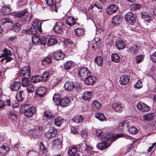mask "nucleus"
I'll use <instances>...</instances> for the list:
<instances>
[{"label": "nucleus", "mask_w": 156, "mask_h": 156, "mask_svg": "<svg viewBox=\"0 0 156 156\" xmlns=\"http://www.w3.org/2000/svg\"><path fill=\"white\" fill-rule=\"evenodd\" d=\"M119 137H99L101 141L97 145V147L100 150H102L107 149L113 142L116 140Z\"/></svg>", "instance_id": "nucleus-1"}, {"label": "nucleus", "mask_w": 156, "mask_h": 156, "mask_svg": "<svg viewBox=\"0 0 156 156\" xmlns=\"http://www.w3.org/2000/svg\"><path fill=\"white\" fill-rule=\"evenodd\" d=\"M32 27L28 30H23L22 32L23 33L28 34H36L37 31L39 32H42L41 26L42 23L37 21H34L32 23Z\"/></svg>", "instance_id": "nucleus-2"}, {"label": "nucleus", "mask_w": 156, "mask_h": 156, "mask_svg": "<svg viewBox=\"0 0 156 156\" xmlns=\"http://www.w3.org/2000/svg\"><path fill=\"white\" fill-rule=\"evenodd\" d=\"M64 27V23L62 21H60L56 23L54 27V31L56 33H61L62 32Z\"/></svg>", "instance_id": "nucleus-3"}, {"label": "nucleus", "mask_w": 156, "mask_h": 156, "mask_svg": "<svg viewBox=\"0 0 156 156\" xmlns=\"http://www.w3.org/2000/svg\"><path fill=\"white\" fill-rule=\"evenodd\" d=\"M125 19L129 24L133 25L135 23V19L133 14L131 12L127 13L125 15Z\"/></svg>", "instance_id": "nucleus-4"}, {"label": "nucleus", "mask_w": 156, "mask_h": 156, "mask_svg": "<svg viewBox=\"0 0 156 156\" xmlns=\"http://www.w3.org/2000/svg\"><path fill=\"white\" fill-rule=\"evenodd\" d=\"M124 105L120 102L114 103L112 106V108L115 111L118 112H121L124 109Z\"/></svg>", "instance_id": "nucleus-5"}, {"label": "nucleus", "mask_w": 156, "mask_h": 156, "mask_svg": "<svg viewBox=\"0 0 156 156\" xmlns=\"http://www.w3.org/2000/svg\"><path fill=\"white\" fill-rule=\"evenodd\" d=\"M24 115L28 117H31L35 114L36 110L34 107H30L27 109L25 108Z\"/></svg>", "instance_id": "nucleus-6"}, {"label": "nucleus", "mask_w": 156, "mask_h": 156, "mask_svg": "<svg viewBox=\"0 0 156 156\" xmlns=\"http://www.w3.org/2000/svg\"><path fill=\"white\" fill-rule=\"evenodd\" d=\"M96 80L95 76L92 75L87 76L85 79L84 83L87 85H93Z\"/></svg>", "instance_id": "nucleus-7"}, {"label": "nucleus", "mask_w": 156, "mask_h": 156, "mask_svg": "<svg viewBox=\"0 0 156 156\" xmlns=\"http://www.w3.org/2000/svg\"><path fill=\"white\" fill-rule=\"evenodd\" d=\"M11 52L10 50H8L5 48L3 50V52L1 56V57H5L6 58V61H10L12 59V58L11 57Z\"/></svg>", "instance_id": "nucleus-8"}, {"label": "nucleus", "mask_w": 156, "mask_h": 156, "mask_svg": "<svg viewBox=\"0 0 156 156\" xmlns=\"http://www.w3.org/2000/svg\"><path fill=\"white\" fill-rule=\"evenodd\" d=\"M118 7L116 5L113 4L110 5L106 9L107 12L109 15L115 13L118 10Z\"/></svg>", "instance_id": "nucleus-9"}, {"label": "nucleus", "mask_w": 156, "mask_h": 156, "mask_svg": "<svg viewBox=\"0 0 156 156\" xmlns=\"http://www.w3.org/2000/svg\"><path fill=\"white\" fill-rule=\"evenodd\" d=\"M21 73L24 77H30V69L28 66H25L21 69Z\"/></svg>", "instance_id": "nucleus-10"}, {"label": "nucleus", "mask_w": 156, "mask_h": 156, "mask_svg": "<svg viewBox=\"0 0 156 156\" xmlns=\"http://www.w3.org/2000/svg\"><path fill=\"white\" fill-rule=\"evenodd\" d=\"M46 91V90L45 87H39L36 91V96L40 98L44 97Z\"/></svg>", "instance_id": "nucleus-11"}, {"label": "nucleus", "mask_w": 156, "mask_h": 156, "mask_svg": "<svg viewBox=\"0 0 156 156\" xmlns=\"http://www.w3.org/2000/svg\"><path fill=\"white\" fill-rule=\"evenodd\" d=\"M137 107L141 112H147L150 110V107L143 103H139L137 105Z\"/></svg>", "instance_id": "nucleus-12"}, {"label": "nucleus", "mask_w": 156, "mask_h": 156, "mask_svg": "<svg viewBox=\"0 0 156 156\" xmlns=\"http://www.w3.org/2000/svg\"><path fill=\"white\" fill-rule=\"evenodd\" d=\"M122 17L120 15H116L114 16L112 18V23L113 25L116 26L117 25L119 24L122 22Z\"/></svg>", "instance_id": "nucleus-13"}, {"label": "nucleus", "mask_w": 156, "mask_h": 156, "mask_svg": "<svg viewBox=\"0 0 156 156\" xmlns=\"http://www.w3.org/2000/svg\"><path fill=\"white\" fill-rule=\"evenodd\" d=\"M130 77L127 75L122 76L120 79L119 82L121 85H125L129 83L130 80Z\"/></svg>", "instance_id": "nucleus-14"}, {"label": "nucleus", "mask_w": 156, "mask_h": 156, "mask_svg": "<svg viewBox=\"0 0 156 156\" xmlns=\"http://www.w3.org/2000/svg\"><path fill=\"white\" fill-rule=\"evenodd\" d=\"M64 57L63 53L60 51H57L53 54V58L56 60H58L63 58Z\"/></svg>", "instance_id": "nucleus-15"}, {"label": "nucleus", "mask_w": 156, "mask_h": 156, "mask_svg": "<svg viewBox=\"0 0 156 156\" xmlns=\"http://www.w3.org/2000/svg\"><path fill=\"white\" fill-rule=\"evenodd\" d=\"M89 73V70L86 68H81L78 72V75L82 79L86 76Z\"/></svg>", "instance_id": "nucleus-16"}, {"label": "nucleus", "mask_w": 156, "mask_h": 156, "mask_svg": "<svg viewBox=\"0 0 156 156\" xmlns=\"http://www.w3.org/2000/svg\"><path fill=\"white\" fill-rule=\"evenodd\" d=\"M47 136H55L57 133V131L53 127H51L46 133Z\"/></svg>", "instance_id": "nucleus-17"}, {"label": "nucleus", "mask_w": 156, "mask_h": 156, "mask_svg": "<svg viewBox=\"0 0 156 156\" xmlns=\"http://www.w3.org/2000/svg\"><path fill=\"white\" fill-rule=\"evenodd\" d=\"M71 103L70 99L68 97H64L61 101L60 105L62 107L66 106Z\"/></svg>", "instance_id": "nucleus-18"}, {"label": "nucleus", "mask_w": 156, "mask_h": 156, "mask_svg": "<svg viewBox=\"0 0 156 156\" xmlns=\"http://www.w3.org/2000/svg\"><path fill=\"white\" fill-rule=\"evenodd\" d=\"M115 45L118 50L122 49L126 47L125 43L122 41L120 40H118L115 42Z\"/></svg>", "instance_id": "nucleus-19"}, {"label": "nucleus", "mask_w": 156, "mask_h": 156, "mask_svg": "<svg viewBox=\"0 0 156 156\" xmlns=\"http://www.w3.org/2000/svg\"><path fill=\"white\" fill-rule=\"evenodd\" d=\"M21 86V83L19 81H15L10 86L11 89L13 91L18 90Z\"/></svg>", "instance_id": "nucleus-20"}, {"label": "nucleus", "mask_w": 156, "mask_h": 156, "mask_svg": "<svg viewBox=\"0 0 156 156\" xmlns=\"http://www.w3.org/2000/svg\"><path fill=\"white\" fill-rule=\"evenodd\" d=\"M129 122L127 120H123L121 122L119 126V128L121 130H123L124 129V127H128L129 126Z\"/></svg>", "instance_id": "nucleus-21"}, {"label": "nucleus", "mask_w": 156, "mask_h": 156, "mask_svg": "<svg viewBox=\"0 0 156 156\" xmlns=\"http://www.w3.org/2000/svg\"><path fill=\"white\" fill-rule=\"evenodd\" d=\"M66 23L67 25L72 26L76 23V20L72 16H68L66 18Z\"/></svg>", "instance_id": "nucleus-22"}, {"label": "nucleus", "mask_w": 156, "mask_h": 156, "mask_svg": "<svg viewBox=\"0 0 156 156\" xmlns=\"http://www.w3.org/2000/svg\"><path fill=\"white\" fill-rule=\"evenodd\" d=\"M84 119V117L83 115H79L76 116L72 120L73 122L79 123L82 122Z\"/></svg>", "instance_id": "nucleus-23"}, {"label": "nucleus", "mask_w": 156, "mask_h": 156, "mask_svg": "<svg viewBox=\"0 0 156 156\" xmlns=\"http://www.w3.org/2000/svg\"><path fill=\"white\" fill-rule=\"evenodd\" d=\"M74 65V63L73 62L70 61H68L64 63V68L65 69L69 70L73 68Z\"/></svg>", "instance_id": "nucleus-24"}, {"label": "nucleus", "mask_w": 156, "mask_h": 156, "mask_svg": "<svg viewBox=\"0 0 156 156\" xmlns=\"http://www.w3.org/2000/svg\"><path fill=\"white\" fill-rule=\"evenodd\" d=\"M154 115V113H151L143 115L142 117L143 119L144 120L150 121L153 119Z\"/></svg>", "instance_id": "nucleus-25"}, {"label": "nucleus", "mask_w": 156, "mask_h": 156, "mask_svg": "<svg viewBox=\"0 0 156 156\" xmlns=\"http://www.w3.org/2000/svg\"><path fill=\"white\" fill-rule=\"evenodd\" d=\"M92 91H86L83 94V99L85 100H88L92 97Z\"/></svg>", "instance_id": "nucleus-26"}, {"label": "nucleus", "mask_w": 156, "mask_h": 156, "mask_svg": "<svg viewBox=\"0 0 156 156\" xmlns=\"http://www.w3.org/2000/svg\"><path fill=\"white\" fill-rule=\"evenodd\" d=\"M24 98V95L23 91L20 90L16 94V98L19 102H21L23 101Z\"/></svg>", "instance_id": "nucleus-27"}, {"label": "nucleus", "mask_w": 156, "mask_h": 156, "mask_svg": "<svg viewBox=\"0 0 156 156\" xmlns=\"http://www.w3.org/2000/svg\"><path fill=\"white\" fill-rule=\"evenodd\" d=\"M9 147L4 145H2L0 147V153L2 155H5L9 151Z\"/></svg>", "instance_id": "nucleus-28"}, {"label": "nucleus", "mask_w": 156, "mask_h": 156, "mask_svg": "<svg viewBox=\"0 0 156 156\" xmlns=\"http://www.w3.org/2000/svg\"><path fill=\"white\" fill-rule=\"evenodd\" d=\"M51 57L48 56L43 59L41 61V63L43 65H47L51 63Z\"/></svg>", "instance_id": "nucleus-29"}, {"label": "nucleus", "mask_w": 156, "mask_h": 156, "mask_svg": "<svg viewBox=\"0 0 156 156\" xmlns=\"http://www.w3.org/2000/svg\"><path fill=\"white\" fill-rule=\"evenodd\" d=\"M95 116L96 118L101 121H104L106 119V117L104 114L101 112L96 113L95 114Z\"/></svg>", "instance_id": "nucleus-30"}, {"label": "nucleus", "mask_w": 156, "mask_h": 156, "mask_svg": "<svg viewBox=\"0 0 156 156\" xmlns=\"http://www.w3.org/2000/svg\"><path fill=\"white\" fill-rule=\"evenodd\" d=\"M33 34L32 37V41L33 44L35 45H37L39 42L40 37L38 36Z\"/></svg>", "instance_id": "nucleus-31"}, {"label": "nucleus", "mask_w": 156, "mask_h": 156, "mask_svg": "<svg viewBox=\"0 0 156 156\" xmlns=\"http://www.w3.org/2000/svg\"><path fill=\"white\" fill-rule=\"evenodd\" d=\"M63 122V119L61 117H58L55 119V124L57 126H60L61 124Z\"/></svg>", "instance_id": "nucleus-32"}, {"label": "nucleus", "mask_w": 156, "mask_h": 156, "mask_svg": "<svg viewBox=\"0 0 156 156\" xmlns=\"http://www.w3.org/2000/svg\"><path fill=\"white\" fill-rule=\"evenodd\" d=\"M95 62L98 65L101 66L103 63V58L100 56H97L95 59Z\"/></svg>", "instance_id": "nucleus-33"}, {"label": "nucleus", "mask_w": 156, "mask_h": 156, "mask_svg": "<svg viewBox=\"0 0 156 156\" xmlns=\"http://www.w3.org/2000/svg\"><path fill=\"white\" fill-rule=\"evenodd\" d=\"M65 89L67 90L73 89L74 87V84L72 82H68L66 83L64 85Z\"/></svg>", "instance_id": "nucleus-34"}, {"label": "nucleus", "mask_w": 156, "mask_h": 156, "mask_svg": "<svg viewBox=\"0 0 156 156\" xmlns=\"http://www.w3.org/2000/svg\"><path fill=\"white\" fill-rule=\"evenodd\" d=\"M29 77H24V78L23 79L22 81V85L23 87H27L30 84L28 79Z\"/></svg>", "instance_id": "nucleus-35"}, {"label": "nucleus", "mask_w": 156, "mask_h": 156, "mask_svg": "<svg viewBox=\"0 0 156 156\" xmlns=\"http://www.w3.org/2000/svg\"><path fill=\"white\" fill-rule=\"evenodd\" d=\"M53 100L57 105H60L61 102L60 96L58 94H55L53 97Z\"/></svg>", "instance_id": "nucleus-36"}, {"label": "nucleus", "mask_w": 156, "mask_h": 156, "mask_svg": "<svg viewBox=\"0 0 156 156\" xmlns=\"http://www.w3.org/2000/svg\"><path fill=\"white\" fill-rule=\"evenodd\" d=\"M3 13L5 15H9L11 13V10L9 7L4 6L2 8Z\"/></svg>", "instance_id": "nucleus-37"}, {"label": "nucleus", "mask_w": 156, "mask_h": 156, "mask_svg": "<svg viewBox=\"0 0 156 156\" xmlns=\"http://www.w3.org/2000/svg\"><path fill=\"white\" fill-rule=\"evenodd\" d=\"M58 42V41L54 38L49 39L47 41V45L48 46H51L54 44H56Z\"/></svg>", "instance_id": "nucleus-38"}, {"label": "nucleus", "mask_w": 156, "mask_h": 156, "mask_svg": "<svg viewBox=\"0 0 156 156\" xmlns=\"http://www.w3.org/2000/svg\"><path fill=\"white\" fill-rule=\"evenodd\" d=\"M142 18L147 22H148L151 19V17L146 12H144L141 14Z\"/></svg>", "instance_id": "nucleus-39"}, {"label": "nucleus", "mask_w": 156, "mask_h": 156, "mask_svg": "<svg viewBox=\"0 0 156 156\" xmlns=\"http://www.w3.org/2000/svg\"><path fill=\"white\" fill-rule=\"evenodd\" d=\"M28 14L29 13L27 11L25 10L23 11L17 13L16 14V16L17 17L21 18L24 16H27L28 15Z\"/></svg>", "instance_id": "nucleus-40"}, {"label": "nucleus", "mask_w": 156, "mask_h": 156, "mask_svg": "<svg viewBox=\"0 0 156 156\" xmlns=\"http://www.w3.org/2000/svg\"><path fill=\"white\" fill-rule=\"evenodd\" d=\"M75 35L78 36H80L84 34L83 30L81 28H78L75 30Z\"/></svg>", "instance_id": "nucleus-41"}, {"label": "nucleus", "mask_w": 156, "mask_h": 156, "mask_svg": "<svg viewBox=\"0 0 156 156\" xmlns=\"http://www.w3.org/2000/svg\"><path fill=\"white\" fill-rule=\"evenodd\" d=\"M101 103L96 100H94L92 104V107L94 109H97L101 106Z\"/></svg>", "instance_id": "nucleus-42"}, {"label": "nucleus", "mask_w": 156, "mask_h": 156, "mask_svg": "<svg viewBox=\"0 0 156 156\" xmlns=\"http://www.w3.org/2000/svg\"><path fill=\"white\" fill-rule=\"evenodd\" d=\"M31 81L34 83H37L41 81V78L39 75H36L32 76Z\"/></svg>", "instance_id": "nucleus-43"}, {"label": "nucleus", "mask_w": 156, "mask_h": 156, "mask_svg": "<svg viewBox=\"0 0 156 156\" xmlns=\"http://www.w3.org/2000/svg\"><path fill=\"white\" fill-rule=\"evenodd\" d=\"M141 5L139 4L134 3L130 6V9L133 11H135L139 9L141 7Z\"/></svg>", "instance_id": "nucleus-44"}, {"label": "nucleus", "mask_w": 156, "mask_h": 156, "mask_svg": "<svg viewBox=\"0 0 156 156\" xmlns=\"http://www.w3.org/2000/svg\"><path fill=\"white\" fill-rule=\"evenodd\" d=\"M112 60L115 62H118L120 61V58L118 54L115 53L112 55Z\"/></svg>", "instance_id": "nucleus-45"}, {"label": "nucleus", "mask_w": 156, "mask_h": 156, "mask_svg": "<svg viewBox=\"0 0 156 156\" xmlns=\"http://www.w3.org/2000/svg\"><path fill=\"white\" fill-rule=\"evenodd\" d=\"M137 50V46L136 45H133L129 49V52L132 54H135Z\"/></svg>", "instance_id": "nucleus-46"}, {"label": "nucleus", "mask_w": 156, "mask_h": 156, "mask_svg": "<svg viewBox=\"0 0 156 156\" xmlns=\"http://www.w3.org/2000/svg\"><path fill=\"white\" fill-rule=\"evenodd\" d=\"M128 130L129 133L133 134H135L138 132L137 128L133 126L129 128Z\"/></svg>", "instance_id": "nucleus-47"}, {"label": "nucleus", "mask_w": 156, "mask_h": 156, "mask_svg": "<svg viewBox=\"0 0 156 156\" xmlns=\"http://www.w3.org/2000/svg\"><path fill=\"white\" fill-rule=\"evenodd\" d=\"M77 149L75 147H73L71 148V149H69L68 151V153L70 155H75L76 154V153L77 151Z\"/></svg>", "instance_id": "nucleus-48"}, {"label": "nucleus", "mask_w": 156, "mask_h": 156, "mask_svg": "<svg viewBox=\"0 0 156 156\" xmlns=\"http://www.w3.org/2000/svg\"><path fill=\"white\" fill-rule=\"evenodd\" d=\"M27 87V89L28 93H32L34 91L35 87L30 83Z\"/></svg>", "instance_id": "nucleus-49"}, {"label": "nucleus", "mask_w": 156, "mask_h": 156, "mask_svg": "<svg viewBox=\"0 0 156 156\" xmlns=\"http://www.w3.org/2000/svg\"><path fill=\"white\" fill-rule=\"evenodd\" d=\"M9 116L10 119L13 120H15L16 119V115L13 111H11L9 112Z\"/></svg>", "instance_id": "nucleus-50"}, {"label": "nucleus", "mask_w": 156, "mask_h": 156, "mask_svg": "<svg viewBox=\"0 0 156 156\" xmlns=\"http://www.w3.org/2000/svg\"><path fill=\"white\" fill-rule=\"evenodd\" d=\"M44 116L47 118H53L55 116L52 115L51 112L50 111H47L44 113Z\"/></svg>", "instance_id": "nucleus-51"}, {"label": "nucleus", "mask_w": 156, "mask_h": 156, "mask_svg": "<svg viewBox=\"0 0 156 156\" xmlns=\"http://www.w3.org/2000/svg\"><path fill=\"white\" fill-rule=\"evenodd\" d=\"M47 39L44 36L41 37L39 38V42L43 45H45L46 43Z\"/></svg>", "instance_id": "nucleus-52"}, {"label": "nucleus", "mask_w": 156, "mask_h": 156, "mask_svg": "<svg viewBox=\"0 0 156 156\" xmlns=\"http://www.w3.org/2000/svg\"><path fill=\"white\" fill-rule=\"evenodd\" d=\"M142 86V83L140 80H139L134 85V87L138 89H140Z\"/></svg>", "instance_id": "nucleus-53"}, {"label": "nucleus", "mask_w": 156, "mask_h": 156, "mask_svg": "<svg viewBox=\"0 0 156 156\" xmlns=\"http://www.w3.org/2000/svg\"><path fill=\"white\" fill-rule=\"evenodd\" d=\"M40 151L43 154H44L46 152V149L42 143H41L40 145Z\"/></svg>", "instance_id": "nucleus-54"}, {"label": "nucleus", "mask_w": 156, "mask_h": 156, "mask_svg": "<svg viewBox=\"0 0 156 156\" xmlns=\"http://www.w3.org/2000/svg\"><path fill=\"white\" fill-rule=\"evenodd\" d=\"M49 75L48 73L47 72H44L43 74L42 75L40 76L41 78V81L46 80Z\"/></svg>", "instance_id": "nucleus-55"}, {"label": "nucleus", "mask_w": 156, "mask_h": 156, "mask_svg": "<svg viewBox=\"0 0 156 156\" xmlns=\"http://www.w3.org/2000/svg\"><path fill=\"white\" fill-rule=\"evenodd\" d=\"M106 136H118V137H119V136H125V135L123 133H121L118 134L117 135L115 136V135L114 134L111 133H108L106 134Z\"/></svg>", "instance_id": "nucleus-56"}, {"label": "nucleus", "mask_w": 156, "mask_h": 156, "mask_svg": "<svg viewBox=\"0 0 156 156\" xmlns=\"http://www.w3.org/2000/svg\"><path fill=\"white\" fill-rule=\"evenodd\" d=\"M83 147H84V150L87 152H90L91 150V147L88 146L87 144L84 143L82 145Z\"/></svg>", "instance_id": "nucleus-57"}, {"label": "nucleus", "mask_w": 156, "mask_h": 156, "mask_svg": "<svg viewBox=\"0 0 156 156\" xmlns=\"http://www.w3.org/2000/svg\"><path fill=\"white\" fill-rule=\"evenodd\" d=\"M20 27V25L19 23H16L13 26L12 30L14 31H18L19 30Z\"/></svg>", "instance_id": "nucleus-58"}, {"label": "nucleus", "mask_w": 156, "mask_h": 156, "mask_svg": "<svg viewBox=\"0 0 156 156\" xmlns=\"http://www.w3.org/2000/svg\"><path fill=\"white\" fill-rule=\"evenodd\" d=\"M144 56L142 55L137 56L136 57V63L138 64L142 62L144 59Z\"/></svg>", "instance_id": "nucleus-59"}, {"label": "nucleus", "mask_w": 156, "mask_h": 156, "mask_svg": "<svg viewBox=\"0 0 156 156\" xmlns=\"http://www.w3.org/2000/svg\"><path fill=\"white\" fill-rule=\"evenodd\" d=\"M2 23H3V24H4L6 23H13V21L11 19L6 18H4L2 19Z\"/></svg>", "instance_id": "nucleus-60"}, {"label": "nucleus", "mask_w": 156, "mask_h": 156, "mask_svg": "<svg viewBox=\"0 0 156 156\" xmlns=\"http://www.w3.org/2000/svg\"><path fill=\"white\" fill-rule=\"evenodd\" d=\"M60 82V80L57 79L52 80L51 81V84L52 86H54Z\"/></svg>", "instance_id": "nucleus-61"}, {"label": "nucleus", "mask_w": 156, "mask_h": 156, "mask_svg": "<svg viewBox=\"0 0 156 156\" xmlns=\"http://www.w3.org/2000/svg\"><path fill=\"white\" fill-rule=\"evenodd\" d=\"M151 58L153 62H156V51L154 52L151 55Z\"/></svg>", "instance_id": "nucleus-62"}, {"label": "nucleus", "mask_w": 156, "mask_h": 156, "mask_svg": "<svg viewBox=\"0 0 156 156\" xmlns=\"http://www.w3.org/2000/svg\"><path fill=\"white\" fill-rule=\"evenodd\" d=\"M96 135L99 136H104V133L102 131L100 130H98L96 131Z\"/></svg>", "instance_id": "nucleus-63"}, {"label": "nucleus", "mask_w": 156, "mask_h": 156, "mask_svg": "<svg viewBox=\"0 0 156 156\" xmlns=\"http://www.w3.org/2000/svg\"><path fill=\"white\" fill-rule=\"evenodd\" d=\"M94 5V7H96L99 9V12H101V4L98 3H95Z\"/></svg>", "instance_id": "nucleus-64"}]
</instances>
